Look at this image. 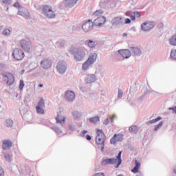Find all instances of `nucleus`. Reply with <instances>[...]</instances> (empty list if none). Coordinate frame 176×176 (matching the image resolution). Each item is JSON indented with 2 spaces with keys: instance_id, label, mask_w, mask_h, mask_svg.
Masks as SVG:
<instances>
[{
  "instance_id": "25",
  "label": "nucleus",
  "mask_w": 176,
  "mask_h": 176,
  "mask_svg": "<svg viewBox=\"0 0 176 176\" xmlns=\"http://www.w3.org/2000/svg\"><path fill=\"white\" fill-rule=\"evenodd\" d=\"M169 43L172 46H176V35L173 36L170 40H169Z\"/></svg>"
},
{
  "instance_id": "19",
  "label": "nucleus",
  "mask_w": 176,
  "mask_h": 176,
  "mask_svg": "<svg viewBox=\"0 0 176 176\" xmlns=\"http://www.w3.org/2000/svg\"><path fill=\"white\" fill-rule=\"evenodd\" d=\"M140 167H141V162L135 160V166L133 169H131V173H133L134 174H137V173H139L140 171Z\"/></svg>"
},
{
  "instance_id": "56",
  "label": "nucleus",
  "mask_w": 176,
  "mask_h": 176,
  "mask_svg": "<svg viewBox=\"0 0 176 176\" xmlns=\"http://www.w3.org/2000/svg\"><path fill=\"white\" fill-rule=\"evenodd\" d=\"M0 30H2V26H0Z\"/></svg>"
},
{
  "instance_id": "1",
  "label": "nucleus",
  "mask_w": 176,
  "mask_h": 176,
  "mask_svg": "<svg viewBox=\"0 0 176 176\" xmlns=\"http://www.w3.org/2000/svg\"><path fill=\"white\" fill-rule=\"evenodd\" d=\"M102 166H108V164H112L118 168L119 166L122 164V151H120L116 158H107L102 161Z\"/></svg>"
},
{
  "instance_id": "52",
  "label": "nucleus",
  "mask_w": 176,
  "mask_h": 176,
  "mask_svg": "<svg viewBox=\"0 0 176 176\" xmlns=\"http://www.w3.org/2000/svg\"><path fill=\"white\" fill-rule=\"evenodd\" d=\"M87 131H82L83 135H85V134H87Z\"/></svg>"
},
{
  "instance_id": "32",
  "label": "nucleus",
  "mask_w": 176,
  "mask_h": 176,
  "mask_svg": "<svg viewBox=\"0 0 176 176\" xmlns=\"http://www.w3.org/2000/svg\"><path fill=\"white\" fill-rule=\"evenodd\" d=\"M170 57L173 60H176V50H173L170 52Z\"/></svg>"
},
{
  "instance_id": "31",
  "label": "nucleus",
  "mask_w": 176,
  "mask_h": 176,
  "mask_svg": "<svg viewBox=\"0 0 176 176\" xmlns=\"http://www.w3.org/2000/svg\"><path fill=\"white\" fill-rule=\"evenodd\" d=\"M104 13V11L102 10H96L95 12H94L93 15L98 17V16H101Z\"/></svg>"
},
{
  "instance_id": "28",
  "label": "nucleus",
  "mask_w": 176,
  "mask_h": 176,
  "mask_svg": "<svg viewBox=\"0 0 176 176\" xmlns=\"http://www.w3.org/2000/svg\"><path fill=\"white\" fill-rule=\"evenodd\" d=\"M87 42V45L89 46V47H96V42L95 41H93L91 40H89Z\"/></svg>"
},
{
  "instance_id": "10",
  "label": "nucleus",
  "mask_w": 176,
  "mask_h": 176,
  "mask_svg": "<svg viewBox=\"0 0 176 176\" xmlns=\"http://www.w3.org/2000/svg\"><path fill=\"white\" fill-rule=\"evenodd\" d=\"M20 45L22 49L25 50V52H30V50H31V44L28 41L25 40H21L20 41Z\"/></svg>"
},
{
  "instance_id": "20",
  "label": "nucleus",
  "mask_w": 176,
  "mask_h": 176,
  "mask_svg": "<svg viewBox=\"0 0 176 176\" xmlns=\"http://www.w3.org/2000/svg\"><path fill=\"white\" fill-rule=\"evenodd\" d=\"M96 82V75L89 74L85 78V83H93Z\"/></svg>"
},
{
  "instance_id": "12",
  "label": "nucleus",
  "mask_w": 176,
  "mask_h": 176,
  "mask_svg": "<svg viewBox=\"0 0 176 176\" xmlns=\"http://www.w3.org/2000/svg\"><path fill=\"white\" fill-rule=\"evenodd\" d=\"M153 27H155L153 22L144 23L141 25V28L143 31H149V30H151Z\"/></svg>"
},
{
  "instance_id": "54",
  "label": "nucleus",
  "mask_w": 176,
  "mask_h": 176,
  "mask_svg": "<svg viewBox=\"0 0 176 176\" xmlns=\"http://www.w3.org/2000/svg\"><path fill=\"white\" fill-rule=\"evenodd\" d=\"M173 171H174V173L176 174V166L174 167Z\"/></svg>"
},
{
  "instance_id": "46",
  "label": "nucleus",
  "mask_w": 176,
  "mask_h": 176,
  "mask_svg": "<svg viewBox=\"0 0 176 176\" xmlns=\"http://www.w3.org/2000/svg\"><path fill=\"white\" fill-rule=\"evenodd\" d=\"M94 176H105L104 173H96Z\"/></svg>"
},
{
  "instance_id": "23",
  "label": "nucleus",
  "mask_w": 176,
  "mask_h": 176,
  "mask_svg": "<svg viewBox=\"0 0 176 176\" xmlns=\"http://www.w3.org/2000/svg\"><path fill=\"white\" fill-rule=\"evenodd\" d=\"M56 123L63 124L65 122V117L63 116L61 113L58 114L57 117L56 118Z\"/></svg>"
},
{
  "instance_id": "22",
  "label": "nucleus",
  "mask_w": 176,
  "mask_h": 176,
  "mask_svg": "<svg viewBox=\"0 0 176 176\" xmlns=\"http://www.w3.org/2000/svg\"><path fill=\"white\" fill-rule=\"evenodd\" d=\"M78 0H65V3L68 8H72L75 6V4L77 3Z\"/></svg>"
},
{
  "instance_id": "37",
  "label": "nucleus",
  "mask_w": 176,
  "mask_h": 176,
  "mask_svg": "<svg viewBox=\"0 0 176 176\" xmlns=\"http://www.w3.org/2000/svg\"><path fill=\"white\" fill-rule=\"evenodd\" d=\"M123 96V91H122L121 89L118 90V98H122Z\"/></svg>"
},
{
  "instance_id": "49",
  "label": "nucleus",
  "mask_w": 176,
  "mask_h": 176,
  "mask_svg": "<svg viewBox=\"0 0 176 176\" xmlns=\"http://www.w3.org/2000/svg\"><path fill=\"white\" fill-rule=\"evenodd\" d=\"M116 118V116L115 114H113L112 116H111V120L112 122H113V120Z\"/></svg>"
},
{
  "instance_id": "39",
  "label": "nucleus",
  "mask_w": 176,
  "mask_h": 176,
  "mask_svg": "<svg viewBox=\"0 0 176 176\" xmlns=\"http://www.w3.org/2000/svg\"><path fill=\"white\" fill-rule=\"evenodd\" d=\"M10 34V30H6L3 32V34L4 35H9Z\"/></svg>"
},
{
  "instance_id": "18",
  "label": "nucleus",
  "mask_w": 176,
  "mask_h": 176,
  "mask_svg": "<svg viewBox=\"0 0 176 176\" xmlns=\"http://www.w3.org/2000/svg\"><path fill=\"white\" fill-rule=\"evenodd\" d=\"M118 53H120L124 58L131 57V52L129 50H118Z\"/></svg>"
},
{
  "instance_id": "11",
  "label": "nucleus",
  "mask_w": 176,
  "mask_h": 176,
  "mask_svg": "<svg viewBox=\"0 0 176 176\" xmlns=\"http://www.w3.org/2000/svg\"><path fill=\"white\" fill-rule=\"evenodd\" d=\"M41 65L44 69H47L52 65V60L47 58L43 59L41 62Z\"/></svg>"
},
{
  "instance_id": "26",
  "label": "nucleus",
  "mask_w": 176,
  "mask_h": 176,
  "mask_svg": "<svg viewBox=\"0 0 176 176\" xmlns=\"http://www.w3.org/2000/svg\"><path fill=\"white\" fill-rule=\"evenodd\" d=\"M89 122L91 123H98V122H100V117L98 116H96V117H94V118H89Z\"/></svg>"
},
{
  "instance_id": "4",
  "label": "nucleus",
  "mask_w": 176,
  "mask_h": 176,
  "mask_svg": "<svg viewBox=\"0 0 176 176\" xmlns=\"http://www.w3.org/2000/svg\"><path fill=\"white\" fill-rule=\"evenodd\" d=\"M12 56L15 60L18 61H21L25 57V54H24V51L20 48H16L14 50Z\"/></svg>"
},
{
  "instance_id": "41",
  "label": "nucleus",
  "mask_w": 176,
  "mask_h": 176,
  "mask_svg": "<svg viewBox=\"0 0 176 176\" xmlns=\"http://www.w3.org/2000/svg\"><path fill=\"white\" fill-rule=\"evenodd\" d=\"M12 156L10 155V154H6L5 155V158L6 159V160H10L11 159Z\"/></svg>"
},
{
  "instance_id": "7",
  "label": "nucleus",
  "mask_w": 176,
  "mask_h": 176,
  "mask_svg": "<svg viewBox=\"0 0 176 176\" xmlns=\"http://www.w3.org/2000/svg\"><path fill=\"white\" fill-rule=\"evenodd\" d=\"M93 27H94L93 21L89 19L82 25V29L83 31H85V32H89V31H91V30H93Z\"/></svg>"
},
{
  "instance_id": "15",
  "label": "nucleus",
  "mask_w": 176,
  "mask_h": 176,
  "mask_svg": "<svg viewBox=\"0 0 176 176\" xmlns=\"http://www.w3.org/2000/svg\"><path fill=\"white\" fill-rule=\"evenodd\" d=\"M113 25H122L124 24V21L122 16H117L112 20Z\"/></svg>"
},
{
  "instance_id": "50",
  "label": "nucleus",
  "mask_w": 176,
  "mask_h": 176,
  "mask_svg": "<svg viewBox=\"0 0 176 176\" xmlns=\"http://www.w3.org/2000/svg\"><path fill=\"white\" fill-rule=\"evenodd\" d=\"M109 124V120L106 119L104 122V124Z\"/></svg>"
},
{
  "instance_id": "42",
  "label": "nucleus",
  "mask_w": 176,
  "mask_h": 176,
  "mask_svg": "<svg viewBox=\"0 0 176 176\" xmlns=\"http://www.w3.org/2000/svg\"><path fill=\"white\" fill-rule=\"evenodd\" d=\"M13 6H14V8H20V3L16 2V3L13 5Z\"/></svg>"
},
{
  "instance_id": "34",
  "label": "nucleus",
  "mask_w": 176,
  "mask_h": 176,
  "mask_svg": "<svg viewBox=\"0 0 176 176\" xmlns=\"http://www.w3.org/2000/svg\"><path fill=\"white\" fill-rule=\"evenodd\" d=\"M162 126H163V122H160L157 126H155L154 130L155 131H157L159 130V129H160V127H162Z\"/></svg>"
},
{
  "instance_id": "36",
  "label": "nucleus",
  "mask_w": 176,
  "mask_h": 176,
  "mask_svg": "<svg viewBox=\"0 0 176 176\" xmlns=\"http://www.w3.org/2000/svg\"><path fill=\"white\" fill-rule=\"evenodd\" d=\"M129 131H131L132 133L134 131H137V126H132L129 127Z\"/></svg>"
},
{
  "instance_id": "40",
  "label": "nucleus",
  "mask_w": 176,
  "mask_h": 176,
  "mask_svg": "<svg viewBox=\"0 0 176 176\" xmlns=\"http://www.w3.org/2000/svg\"><path fill=\"white\" fill-rule=\"evenodd\" d=\"M131 23V20L129 18L125 19V21L124 22V24H130Z\"/></svg>"
},
{
  "instance_id": "14",
  "label": "nucleus",
  "mask_w": 176,
  "mask_h": 176,
  "mask_svg": "<svg viewBox=\"0 0 176 176\" xmlns=\"http://www.w3.org/2000/svg\"><path fill=\"white\" fill-rule=\"evenodd\" d=\"M119 141H123L122 134L114 135V136L110 140V142L111 144L115 145V144H116V142H119Z\"/></svg>"
},
{
  "instance_id": "8",
  "label": "nucleus",
  "mask_w": 176,
  "mask_h": 176,
  "mask_svg": "<svg viewBox=\"0 0 176 176\" xmlns=\"http://www.w3.org/2000/svg\"><path fill=\"white\" fill-rule=\"evenodd\" d=\"M3 79L9 86L14 83V76H13V74L10 73H6L3 75Z\"/></svg>"
},
{
  "instance_id": "2",
  "label": "nucleus",
  "mask_w": 176,
  "mask_h": 176,
  "mask_svg": "<svg viewBox=\"0 0 176 176\" xmlns=\"http://www.w3.org/2000/svg\"><path fill=\"white\" fill-rule=\"evenodd\" d=\"M97 135L96 138V145H100L102 152H104V148L105 147V140H107V136L105 133L101 129H96Z\"/></svg>"
},
{
  "instance_id": "16",
  "label": "nucleus",
  "mask_w": 176,
  "mask_h": 176,
  "mask_svg": "<svg viewBox=\"0 0 176 176\" xmlns=\"http://www.w3.org/2000/svg\"><path fill=\"white\" fill-rule=\"evenodd\" d=\"M19 14H20V16H23V17H25V19H28V17H30V12H28L27 8H19Z\"/></svg>"
},
{
  "instance_id": "38",
  "label": "nucleus",
  "mask_w": 176,
  "mask_h": 176,
  "mask_svg": "<svg viewBox=\"0 0 176 176\" xmlns=\"http://www.w3.org/2000/svg\"><path fill=\"white\" fill-rule=\"evenodd\" d=\"M135 17L140 18L141 17V12H133Z\"/></svg>"
},
{
  "instance_id": "3",
  "label": "nucleus",
  "mask_w": 176,
  "mask_h": 176,
  "mask_svg": "<svg viewBox=\"0 0 176 176\" xmlns=\"http://www.w3.org/2000/svg\"><path fill=\"white\" fill-rule=\"evenodd\" d=\"M96 60H97V54H93L91 56H90L88 58V59L82 65V69L84 71H86L87 69H89L90 66L92 65V64H94Z\"/></svg>"
},
{
  "instance_id": "13",
  "label": "nucleus",
  "mask_w": 176,
  "mask_h": 176,
  "mask_svg": "<svg viewBox=\"0 0 176 176\" xmlns=\"http://www.w3.org/2000/svg\"><path fill=\"white\" fill-rule=\"evenodd\" d=\"M56 69L58 71L59 74H64L67 70V66H65V63L63 61L58 62Z\"/></svg>"
},
{
  "instance_id": "5",
  "label": "nucleus",
  "mask_w": 176,
  "mask_h": 176,
  "mask_svg": "<svg viewBox=\"0 0 176 176\" xmlns=\"http://www.w3.org/2000/svg\"><path fill=\"white\" fill-rule=\"evenodd\" d=\"M43 12L49 19H54L56 16V14H54V11H53V8L50 6H44Z\"/></svg>"
},
{
  "instance_id": "43",
  "label": "nucleus",
  "mask_w": 176,
  "mask_h": 176,
  "mask_svg": "<svg viewBox=\"0 0 176 176\" xmlns=\"http://www.w3.org/2000/svg\"><path fill=\"white\" fill-rule=\"evenodd\" d=\"M169 111H173V113H176V106L175 107L169 108Z\"/></svg>"
},
{
  "instance_id": "53",
  "label": "nucleus",
  "mask_w": 176,
  "mask_h": 176,
  "mask_svg": "<svg viewBox=\"0 0 176 176\" xmlns=\"http://www.w3.org/2000/svg\"><path fill=\"white\" fill-rule=\"evenodd\" d=\"M122 36H124V37L127 36V33H124V34H122Z\"/></svg>"
},
{
  "instance_id": "6",
  "label": "nucleus",
  "mask_w": 176,
  "mask_h": 176,
  "mask_svg": "<svg viewBox=\"0 0 176 176\" xmlns=\"http://www.w3.org/2000/svg\"><path fill=\"white\" fill-rule=\"evenodd\" d=\"M86 56V49L78 50L74 53V57L76 61H82Z\"/></svg>"
},
{
  "instance_id": "55",
  "label": "nucleus",
  "mask_w": 176,
  "mask_h": 176,
  "mask_svg": "<svg viewBox=\"0 0 176 176\" xmlns=\"http://www.w3.org/2000/svg\"><path fill=\"white\" fill-rule=\"evenodd\" d=\"M38 87H43V84H40V85H38Z\"/></svg>"
},
{
  "instance_id": "17",
  "label": "nucleus",
  "mask_w": 176,
  "mask_h": 176,
  "mask_svg": "<svg viewBox=\"0 0 176 176\" xmlns=\"http://www.w3.org/2000/svg\"><path fill=\"white\" fill-rule=\"evenodd\" d=\"M65 97L67 101H74L75 100V93L72 91H67L65 92Z\"/></svg>"
},
{
  "instance_id": "21",
  "label": "nucleus",
  "mask_w": 176,
  "mask_h": 176,
  "mask_svg": "<svg viewBox=\"0 0 176 176\" xmlns=\"http://www.w3.org/2000/svg\"><path fill=\"white\" fill-rule=\"evenodd\" d=\"M2 148L5 150L9 149V148H12V142H10V140H3Z\"/></svg>"
},
{
  "instance_id": "24",
  "label": "nucleus",
  "mask_w": 176,
  "mask_h": 176,
  "mask_svg": "<svg viewBox=\"0 0 176 176\" xmlns=\"http://www.w3.org/2000/svg\"><path fill=\"white\" fill-rule=\"evenodd\" d=\"M132 53H134L135 56H140L141 54V50L138 47H132Z\"/></svg>"
},
{
  "instance_id": "33",
  "label": "nucleus",
  "mask_w": 176,
  "mask_h": 176,
  "mask_svg": "<svg viewBox=\"0 0 176 176\" xmlns=\"http://www.w3.org/2000/svg\"><path fill=\"white\" fill-rule=\"evenodd\" d=\"M6 123L7 127H12L13 126V121L12 120H7Z\"/></svg>"
},
{
  "instance_id": "45",
  "label": "nucleus",
  "mask_w": 176,
  "mask_h": 176,
  "mask_svg": "<svg viewBox=\"0 0 176 176\" xmlns=\"http://www.w3.org/2000/svg\"><path fill=\"white\" fill-rule=\"evenodd\" d=\"M4 174L3 169L0 166V176H3Z\"/></svg>"
},
{
  "instance_id": "51",
  "label": "nucleus",
  "mask_w": 176,
  "mask_h": 176,
  "mask_svg": "<svg viewBox=\"0 0 176 176\" xmlns=\"http://www.w3.org/2000/svg\"><path fill=\"white\" fill-rule=\"evenodd\" d=\"M126 16H128L129 17H130L131 16V12H126Z\"/></svg>"
},
{
  "instance_id": "29",
  "label": "nucleus",
  "mask_w": 176,
  "mask_h": 176,
  "mask_svg": "<svg viewBox=\"0 0 176 176\" xmlns=\"http://www.w3.org/2000/svg\"><path fill=\"white\" fill-rule=\"evenodd\" d=\"M36 107H38V108H44L45 107V100L43 99H41L40 101L38 102V104Z\"/></svg>"
},
{
  "instance_id": "27",
  "label": "nucleus",
  "mask_w": 176,
  "mask_h": 176,
  "mask_svg": "<svg viewBox=\"0 0 176 176\" xmlns=\"http://www.w3.org/2000/svg\"><path fill=\"white\" fill-rule=\"evenodd\" d=\"M43 107H36V111L37 113H40L41 115H43L45 113V110L43 109Z\"/></svg>"
},
{
  "instance_id": "48",
  "label": "nucleus",
  "mask_w": 176,
  "mask_h": 176,
  "mask_svg": "<svg viewBox=\"0 0 176 176\" xmlns=\"http://www.w3.org/2000/svg\"><path fill=\"white\" fill-rule=\"evenodd\" d=\"M86 139L88 140V141H90L91 140V136H90L89 135H86Z\"/></svg>"
},
{
  "instance_id": "47",
  "label": "nucleus",
  "mask_w": 176,
  "mask_h": 176,
  "mask_svg": "<svg viewBox=\"0 0 176 176\" xmlns=\"http://www.w3.org/2000/svg\"><path fill=\"white\" fill-rule=\"evenodd\" d=\"M130 17L133 21H134V20H135V15L134 12H133V15L131 14Z\"/></svg>"
},
{
  "instance_id": "9",
  "label": "nucleus",
  "mask_w": 176,
  "mask_h": 176,
  "mask_svg": "<svg viewBox=\"0 0 176 176\" xmlns=\"http://www.w3.org/2000/svg\"><path fill=\"white\" fill-rule=\"evenodd\" d=\"M105 21H107L105 16L98 17L94 21V25H95V27H102V25L105 24Z\"/></svg>"
},
{
  "instance_id": "44",
  "label": "nucleus",
  "mask_w": 176,
  "mask_h": 176,
  "mask_svg": "<svg viewBox=\"0 0 176 176\" xmlns=\"http://www.w3.org/2000/svg\"><path fill=\"white\" fill-rule=\"evenodd\" d=\"M3 3L8 5V3H10V0H2Z\"/></svg>"
},
{
  "instance_id": "35",
  "label": "nucleus",
  "mask_w": 176,
  "mask_h": 176,
  "mask_svg": "<svg viewBox=\"0 0 176 176\" xmlns=\"http://www.w3.org/2000/svg\"><path fill=\"white\" fill-rule=\"evenodd\" d=\"M19 89L20 90H23V89H24V81L23 80H20Z\"/></svg>"
},
{
  "instance_id": "30",
  "label": "nucleus",
  "mask_w": 176,
  "mask_h": 176,
  "mask_svg": "<svg viewBox=\"0 0 176 176\" xmlns=\"http://www.w3.org/2000/svg\"><path fill=\"white\" fill-rule=\"evenodd\" d=\"M159 120H162V117H157V118L155 119H153L152 120H150L148 122V124H152L153 123H156V122H159Z\"/></svg>"
}]
</instances>
